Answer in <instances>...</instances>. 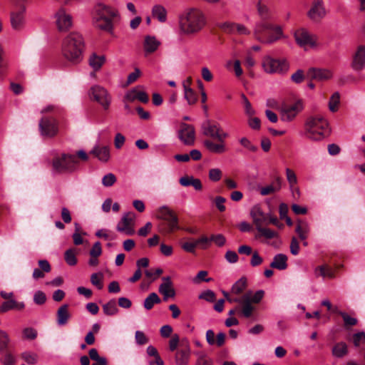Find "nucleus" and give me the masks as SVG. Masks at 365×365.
<instances>
[{"label":"nucleus","instance_id":"obj_1","mask_svg":"<svg viewBox=\"0 0 365 365\" xmlns=\"http://www.w3.org/2000/svg\"><path fill=\"white\" fill-rule=\"evenodd\" d=\"M200 132L207 138L202 143L209 152L222 154L227 151L225 140L228 138V133L224 131L218 122L211 119L205 120L200 125Z\"/></svg>","mask_w":365,"mask_h":365},{"label":"nucleus","instance_id":"obj_2","mask_svg":"<svg viewBox=\"0 0 365 365\" xmlns=\"http://www.w3.org/2000/svg\"><path fill=\"white\" fill-rule=\"evenodd\" d=\"M206 24L204 13L196 8L185 11L179 17V27L185 35H192L200 31Z\"/></svg>","mask_w":365,"mask_h":365},{"label":"nucleus","instance_id":"obj_3","mask_svg":"<svg viewBox=\"0 0 365 365\" xmlns=\"http://www.w3.org/2000/svg\"><path fill=\"white\" fill-rule=\"evenodd\" d=\"M85 44L81 34L73 32L68 34L62 43V53L64 58L73 64L83 59Z\"/></svg>","mask_w":365,"mask_h":365},{"label":"nucleus","instance_id":"obj_4","mask_svg":"<svg viewBox=\"0 0 365 365\" xmlns=\"http://www.w3.org/2000/svg\"><path fill=\"white\" fill-rule=\"evenodd\" d=\"M117 17L118 11L115 9L99 3L93 9V24L96 29L111 34Z\"/></svg>","mask_w":365,"mask_h":365},{"label":"nucleus","instance_id":"obj_5","mask_svg":"<svg viewBox=\"0 0 365 365\" xmlns=\"http://www.w3.org/2000/svg\"><path fill=\"white\" fill-rule=\"evenodd\" d=\"M329 133V125L322 116H312L307 118L304 125V135L312 140H321Z\"/></svg>","mask_w":365,"mask_h":365},{"label":"nucleus","instance_id":"obj_6","mask_svg":"<svg viewBox=\"0 0 365 365\" xmlns=\"http://www.w3.org/2000/svg\"><path fill=\"white\" fill-rule=\"evenodd\" d=\"M78 163L76 155L63 153L53 159L52 168L53 172L58 174L72 173L76 169Z\"/></svg>","mask_w":365,"mask_h":365},{"label":"nucleus","instance_id":"obj_7","mask_svg":"<svg viewBox=\"0 0 365 365\" xmlns=\"http://www.w3.org/2000/svg\"><path fill=\"white\" fill-rule=\"evenodd\" d=\"M262 65L264 71L268 73H285L289 68L286 59H275L269 56L263 58Z\"/></svg>","mask_w":365,"mask_h":365},{"label":"nucleus","instance_id":"obj_8","mask_svg":"<svg viewBox=\"0 0 365 365\" xmlns=\"http://www.w3.org/2000/svg\"><path fill=\"white\" fill-rule=\"evenodd\" d=\"M158 217L166 222L165 227L162 229L163 232L170 234L173 232L175 230L180 229L177 215L168 207L163 206L160 208L158 211Z\"/></svg>","mask_w":365,"mask_h":365},{"label":"nucleus","instance_id":"obj_9","mask_svg":"<svg viewBox=\"0 0 365 365\" xmlns=\"http://www.w3.org/2000/svg\"><path fill=\"white\" fill-rule=\"evenodd\" d=\"M26 5L23 3H14L10 14L11 27L15 30L23 28L25 22Z\"/></svg>","mask_w":365,"mask_h":365},{"label":"nucleus","instance_id":"obj_10","mask_svg":"<svg viewBox=\"0 0 365 365\" xmlns=\"http://www.w3.org/2000/svg\"><path fill=\"white\" fill-rule=\"evenodd\" d=\"M91 99L98 102L105 110L108 109L111 98L108 91L100 86H93L89 91Z\"/></svg>","mask_w":365,"mask_h":365},{"label":"nucleus","instance_id":"obj_11","mask_svg":"<svg viewBox=\"0 0 365 365\" xmlns=\"http://www.w3.org/2000/svg\"><path fill=\"white\" fill-rule=\"evenodd\" d=\"M39 129L43 136L52 138L58 133V123L53 117H43L39 122Z\"/></svg>","mask_w":365,"mask_h":365},{"label":"nucleus","instance_id":"obj_12","mask_svg":"<svg viewBox=\"0 0 365 365\" xmlns=\"http://www.w3.org/2000/svg\"><path fill=\"white\" fill-rule=\"evenodd\" d=\"M294 38L297 43L305 49L316 46L317 37L314 35L310 34L304 29L297 30L294 33Z\"/></svg>","mask_w":365,"mask_h":365},{"label":"nucleus","instance_id":"obj_13","mask_svg":"<svg viewBox=\"0 0 365 365\" xmlns=\"http://www.w3.org/2000/svg\"><path fill=\"white\" fill-rule=\"evenodd\" d=\"M134 219L135 214L131 212L125 213L120 221L116 226V230L120 232H123L125 235L131 236L134 235Z\"/></svg>","mask_w":365,"mask_h":365},{"label":"nucleus","instance_id":"obj_14","mask_svg":"<svg viewBox=\"0 0 365 365\" xmlns=\"http://www.w3.org/2000/svg\"><path fill=\"white\" fill-rule=\"evenodd\" d=\"M327 14L323 0H313L307 16L314 21H319Z\"/></svg>","mask_w":365,"mask_h":365},{"label":"nucleus","instance_id":"obj_15","mask_svg":"<svg viewBox=\"0 0 365 365\" xmlns=\"http://www.w3.org/2000/svg\"><path fill=\"white\" fill-rule=\"evenodd\" d=\"M56 23L60 31H66L72 26V17L65 9H59L55 14Z\"/></svg>","mask_w":365,"mask_h":365},{"label":"nucleus","instance_id":"obj_16","mask_svg":"<svg viewBox=\"0 0 365 365\" xmlns=\"http://www.w3.org/2000/svg\"><path fill=\"white\" fill-rule=\"evenodd\" d=\"M181 346L182 347L175 353V364L176 365H188L191 354L188 341L182 339L181 341Z\"/></svg>","mask_w":365,"mask_h":365},{"label":"nucleus","instance_id":"obj_17","mask_svg":"<svg viewBox=\"0 0 365 365\" xmlns=\"http://www.w3.org/2000/svg\"><path fill=\"white\" fill-rule=\"evenodd\" d=\"M179 138L186 145H192L195 140V130L192 125L182 123L179 131Z\"/></svg>","mask_w":365,"mask_h":365},{"label":"nucleus","instance_id":"obj_18","mask_svg":"<svg viewBox=\"0 0 365 365\" xmlns=\"http://www.w3.org/2000/svg\"><path fill=\"white\" fill-rule=\"evenodd\" d=\"M250 216L256 229L268 225V214L264 213L259 205H255L252 207Z\"/></svg>","mask_w":365,"mask_h":365},{"label":"nucleus","instance_id":"obj_19","mask_svg":"<svg viewBox=\"0 0 365 365\" xmlns=\"http://www.w3.org/2000/svg\"><path fill=\"white\" fill-rule=\"evenodd\" d=\"M222 294L230 303H237L240 305H242L241 309V315L245 318H250V310L251 307H250L249 304L247 303V296H242L241 297H232V296H230L229 293L222 291Z\"/></svg>","mask_w":365,"mask_h":365},{"label":"nucleus","instance_id":"obj_20","mask_svg":"<svg viewBox=\"0 0 365 365\" xmlns=\"http://www.w3.org/2000/svg\"><path fill=\"white\" fill-rule=\"evenodd\" d=\"M272 29V24L264 21L257 23L254 30V35L257 40L261 43H265L267 38V34H269L270 29Z\"/></svg>","mask_w":365,"mask_h":365},{"label":"nucleus","instance_id":"obj_21","mask_svg":"<svg viewBox=\"0 0 365 365\" xmlns=\"http://www.w3.org/2000/svg\"><path fill=\"white\" fill-rule=\"evenodd\" d=\"M351 68L356 71H361L365 68V46H358L353 56Z\"/></svg>","mask_w":365,"mask_h":365},{"label":"nucleus","instance_id":"obj_22","mask_svg":"<svg viewBox=\"0 0 365 365\" xmlns=\"http://www.w3.org/2000/svg\"><path fill=\"white\" fill-rule=\"evenodd\" d=\"M163 280V282L160 285L158 291L163 295V300L166 301L168 298L175 297V291L170 277H164Z\"/></svg>","mask_w":365,"mask_h":365},{"label":"nucleus","instance_id":"obj_23","mask_svg":"<svg viewBox=\"0 0 365 365\" xmlns=\"http://www.w3.org/2000/svg\"><path fill=\"white\" fill-rule=\"evenodd\" d=\"M308 76L311 79L317 81H326L331 78L333 73L329 69H321L312 68L308 71Z\"/></svg>","mask_w":365,"mask_h":365},{"label":"nucleus","instance_id":"obj_24","mask_svg":"<svg viewBox=\"0 0 365 365\" xmlns=\"http://www.w3.org/2000/svg\"><path fill=\"white\" fill-rule=\"evenodd\" d=\"M161 44L155 36H146L144 40V50L146 53H154Z\"/></svg>","mask_w":365,"mask_h":365},{"label":"nucleus","instance_id":"obj_25","mask_svg":"<svg viewBox=\"0 0 365 365\" xmlns=\"http://www.w3.org/2000/svg\"><path fill=\"white\" fill-rule=\"evenodd\" d=\"M90 153L102 162H107L110 158V151L107 146L96 145Z\"/></svg>","mask_w":365,"mask_h":365},{"label":"nucleus","instance_id":"obj_26","mask_svg":"<svg viewBox=\"0 0 365 365\" xmlns=\"http://www.w3.org/2000/svg\"><path fill=\"white\" fill-rule=\"evenodd\" d=\"M25 307L24 302H18L14 299H9L5 301L0 306V314L6 312L11 309H16L18 311L23 310Z\"/></svg>","mask_w":365,"mask_h":365},{"label":"nucleus","instance_id":"obj_27","mask_svg":"<svg viewBox=\"0 0 365 365\" xmlns=\"http://www.w3.org/2000/svg\"><path fill=\"white\" fill-rule=\"evenodd\" d=\"M264 295V292L263 290H258L253 295L252 294V292H247L243 294V296L247 297V303L251 307L250 317L252 316V312L255 310V307L252 304V303L258 304L262 299Z\"/></svg>","mask_w":365,"mask_h":365},{"label":"nucleus","instance_id":"obj_28","mask_svg":"<svg viewBox=\"0 0 365 365\" xmlns=\"http://www.w3.org/2000/svg\"><path fill=\"white\" fill-rule=\"evenodd\" d=\"M270 267L279 270H284L287 267V257L284 254L276 255L272 262L270 264Z\"/></svg>","mask_w":365,"mask_h":365},{"label":"nucleus","instance_id":"obj_29","mask_svg":"<svg viewBox=\"0 0 365 365\" xmlns=\"http://www.w3.org/2000/svg\"><path fill=\"white\" fill-rule=\"evenodd\" d=\"M71 314L68 312V305L65 304L61 305L57 311V323L58 325H65L67 324Z\"/></svg>","mask_w":365,"mask_h":365},{"label":"nucleus","instance_id":"obj_30","mask_svg":"<svg viewBox=\"0 0 365 365\" xmlns=\"http://www.w3.org/2000/svg\"><path fill=\"white\" fill-rule=\"evenodd\" d=\"M295 231L302 240H305L309 232V224L304 220H298Z\"/></svg>","mask_w":365,"mask_h":365},{"label":"nucleus","instance_id":"obj_31","mask_svg":"<svg viewBox=\"0 0 365 365\" xmlns=\"http://www.w3.org/2000/svg\"><path fill=\"white\" fill-rule=\"evenodd\" d=\"M282 36V30L279 26H274L272 25V29H270V32L267 36V38L265 41V43H272Z\"/></svg>","mask_w":365,"mask_h":365},{"label":"nucleus","instance_id":"obj_32","mask_svg":"<svg viewBox=\"0 0 365 365\" xmlns=\"http://www.w3.org/2000/svg\"><path fill=\"white\" fill-rule=\"evenodd\" d=\"M332 355L336 358H342L348 354V347L345 342L336 343L332 348Z\"/></svg>","mask_w":365,"mask_h":365},{"label":"nucleus","instance_id":"obj_33","mask_svg":"<svg viewBox=\"0 0 365 365\" xmlns=\"http://www.w3.org/2000/svg\"><path fill=\"white\" fill-rule=\"evenodd\" d=\"M152 15L160 22H165L167 20V11L164 6L161 5H155L152 9Z\"/></svg>","mask_w":365,"mask_h":365},{"label":"nucleus","instance_id":"obj_34","mask_svg":"<svg viewBox=\"0 0 365 365\" xmlns=\"http://www.w3.org/2000/svg\"><path fill=\"white\" fill-rule=\"evenodd\" d=\"M161 302L160 298L155 292L150 293L144 300L143 307L147 310L153 309L155 304H158Z\"/></svg>","mask_w":365,"mask_h":365},{"label":"nucleus","instance_id":"obj_35","mask_svg":"<svg viewBox=\"0 0 365 365\" xmlns=\"http://www.w3.org/2000/svg\"><path fill=\"white\" fill-rule=\"evenodd\" d=\"M197 359L195 365H213V360L204 351H196Z\"/></svg>","mask_w":365,"mask_h":365},{"label":"nucleus","instance_id":"obj_36","mask_svg":"<svg viewBox=\"0 0 365 365\" xmlns=\"http://www.w3.org/2000/svg\"><path fill=\"white\" fill-rule=\"evenodd\" d=\"M256 230L259 232L257 235H255L256 238L263 237L267 240H271L278 236L277 232L272 230L269 228L264 227L263 226H261L259 227V228H257Z\"/></svg>","mask_w":365,"mask_h":365},{"label":"nucleus","instance_id":"obj_37","mask_svg":"<svg viewBox=\"0 0 365 365\" xmlns=\"http://www.w3.org/2000/svg\"><path fill=\"white\" fill-rule=\"evenodd\" d=\"M105 62L103 56H97L93 53L89 58V65L95 71L99 70Z\"/></svg>","mask_w":365,"mask_h":365},{"label":"nucleus","instance_id":"obj_38","mask_svg":"<svg viewBox=\"0 0 365 365\" xmlns=\"http://www.w3.org/2000/svg\"><path fill=\"white\" fill-rule=\"evenodd\" d=\"M103 311L106 315L113 316L118 312V309L115 299H110L103 305Z\"/></svg>","mask_w":365,"mask_h":365},{"label":"nucleus","instance_id":"obj_39","mask_svg":"<svg viewBox=\"0 0 365 365\" xmlns=\"http://www.w3.org/2000/svg\"><path fill=\"white\" fill-rule=\"evenodd\" d=\"M316 275H320L323 277L334 278V270L327 265H322L316 267L315 269Z\"/></svg>","mask_w":365,"mask_h":365},{"label":"nucleus","instance_id":"obj_40","mask_svg":"<svg viewBox=\"0 0 365 365\" xmlns=\"http://www.w3.org/2000/svg\"><path fill=\"white\" fill-rule=\"evenodd\" d=\"M247 287V279L241 277L232 287L231 292L235 294H241Z\"/></svg>","mask_w":365,"mask_h":365},{"label":"nucleus","instance_id":"obj_41","mask_svg":"<svg viewBox=\"0 0 365 365\" xmlns=\"http://www.w3.org/2000/svg\"><path fill=\"white\" fill-rule=\"evenodd\" d=\"M76 253L74 249H68L65 252L64 259L66 263L70 266H74L77 264Z\"/></svg>","mask_w":365,"mask_h":365},{"label":"nucleus","instance_id":"obj_42","mask_svg":"<svg viewBox=\"0 0 365 365\" xmlns=\"http://www.w3.org/2000/svg\"><path fill=\"white\" fill-rule=\"evenodd\" d=\"M281 187L280 179H277V186H274L272 185H269L265 187H263L260 189V194L262 195H267L272 193H274L275 191H277Z\"/></svg>","mask_w":365,"mask_h":365},{"label":"nucleus","instance_id":"obj_43","mask_svg":"<svg viewBox=\"0 0 365 365\" xmlns=\"http://www.w3.org/2000/svg\"><path fill=\"white\" fill-rule=\"evenodd\" d=\"M184 90H185V98L187 101L190 105L195 104L197 101V96L194 91L186 86L185 83L183 84Z\"/></svg>","mask_w":365,"mask_h":365},{"label":"nucleus","instance_id":"obj_44","mask_svg":"<svg viewBox=\"0 0 365 365\" xmlns=\"http://www.w3.org/2000/svg\"><path fill=\"white\" fill-rule=\"evenodd\" d=\"M103 274L101 272L93 273L91 276V282L93 285L96 286L98 289H102L103 287Z\"/></svg>","mask_w":365,"mask_h":365},{"label":"nucleus","instance_id":"obj_45","mask_svg":"<svg viewBox=\"0 0 365 365\" xmlns=\"http://www.w3.org/2000/svg\"><path fill=\"white\" fill-rule=\"evenodd\" d=\"M340 101L339 93L335 92L330 98L329 108L331 112H336L338 110V106Z\"/></svg>","mask_w":365,"mask_h":365},{"label":"nucleus","instance_id":"obj_46","mask_svg":"<svg viewBox=\"0 0 365 365\" xmlns=\"http://www.w3.org/2000/svg\"><path fill=\"white\" fill-rule=\"evenodd\" d=\"M339 314L342 317L345 327L355 326L358 322L357 319L349 316L344 312H339Z\"/></svg>","mask_w":365,"mask_h":365},{"label":"nucleus","instance_id":"obj_47","mask_svg":"<svg viewBox=\"0 0 365 365\" xmlns=\"http://www.w3.org/2000/svg\"><path fill=\"white\" fill-rule=\"evenodd\" d=\"M21 358L29 364H35L38 361V355L30 351H25L21 354Z\"/></svg>","mask_w":365,"mask_h":365},{"label":"nucleus","instance_id":"obj_48","mask_svg":"<svg viewBox=\"0 0 365 365\" xmlns=\"http://www.w3.org/2000/svg\"><path fill=\"white\" fill-rule=\"evenodd\" d=\"M198 298L208 302H214L216 300V294L212 290L207 289L201 292Z\"/></svg>","mask_w":365,"mask_h":365},{"label":"nucleus","instance_id":"obj_49","mask_svg":"<svg viewBox=\"0 0 365 365\" xmlns=\"http://www.w3.org/2000/svg\"><path fill=\"white\" fill-rule=\"evenodd\" d=\"M257 10L259 16H261L263 21H265L270 18V14L268 8L267 7V6L261 4L260 1H259L258 3Z\"/></svg>","mask_w":365,"mask_h":365},{"label":"nucleus","instance_id":"obj_50","mask_svg":"<svg viewBox=\"0 0 365 365\" xmlns=\"http://www.w3.org/2000/svg\"><path fill=\"white\" fill-rule=\"evenodd\" d=\"M23 336L25 339L34 340L37 337V331L32 327L23 329Z\"/></svg>","mask_w":365,"mask_h":365},{"label":"nucleus","instance_id":"obj_51","mask_svg":"<svg viewBox=\"0 0 365 365\" xmlns=\"http://www.w3.org/2000/svg\"><path fill=\"white\" fill-rule=\"evenodd\" d=\"M241 97L243 101L245 113L249 116H252L255 114V110L252 108L250 102L245 94L242 93Z\"/></svg>","mask_w":365,"mask_h":365},{"label":"nucleus","instance_id":"obj_52","mask_svg":"<svg viewBox=\"0 0 365 365\" xmlns=\"http://www.w3.org/2000/svg\"><path fill=\"white\" fill-rule=\"evenodd\" d=\"M286 175H287V180H288V182L289 183V185H290V188L292 190H293L294 189V186L297 182V176H296L293 170H292L291 169H289V168H287L286 169Z\"/></svg>","mask_w":365,"mask_h":365},{"label":"nucleus","instance_id":"obj_53","mask_svg":"<svg viewBox=\"0 0 365 365\" xmlns=\"http://www.w3.org/2000/svg\"><path fill=\"white\" fill-rule=\"evenodd\" d=\"M207 274H208L207 272L205 270L200 271L197 274V275L195 277V278L193 279V282L195 284H198L202 281L206 282H211L212 280V278H206L205 277L207 275Z\"/></svg>","mask_w":365,"mask_h":365},{"label":"nucleus","instance_id":"obj_54","mask_svg":"<svg viewBox=\"0 0 365 365\" xmlns=\"http://www.w3.org/2000/svg\"><path fill=\"white\" fill-rule=\"evenodd\" d=\"M210 241L214 242L218 247H222L226 242V238L222 234L212 235L210 236Z\"/></svg>","mask_w":365,"mask_h":365},{"label":"nucleus","instance_id":"obj_55","mask_svg":"<svg viewBox=\"0 0 365 365\" xmlns=\"http://www.w3.org/2000/svg\"><path fill=\"white\" fill-rule=\"evenodd\" d=\"M221 177L222 171L219 168H212L209 170V178L211 181L217 182Z\"/></svg>","mask_w":365,"mask_h":365},{"label":"nucleus","instance_id":"obj_56","mask_svg":"<svg viewBox=\"0 0 365 365\" xmlns=\"http://www.w3.org/2000/svg\"><path fill=\"white\" fill-rule=\"evenodd\" d=\"M116 181V178L113 173L106 175L102 179V183L106 187L112 186Z\"/></svg>","mask_w":365,"mask_h":365},{"label":"nucleus","instance_id":"obj_57","mask_svg":"<svg viewBox=\"0 0 365 365\" xmlns=\"http://www.w3.org/2000/svg\"><path fill=\"white\" fill-rule=\"evenodd\" d=\"M136 343L139 345H144L148 342V339L141 331H136L135 334Z\"/></svg>","mask_w":365,"mask_h":365},{"label":"nucleus","instance_id":"obj_58","mask_svg":"<svg viewBox=\"0 0 365 365\" xmlns=\"http://www.w3.org/2000/svg\"><path fill=\"white\" fill-rule=\"evenodd\" d=\"M263 262L262 257L259 255L257 251H255L252 254L250 264L252 267H257L260 265Z\"/></svg>","mask_w":365,"mask_h":365},{"label":"nucleus","instance_id":"obj_59","mask_svg":"<svg viewBox=\"0 0 365 365\" xmlns=\"http://www.w3.org/2000/svg\"><path fill=\"white\" fill-rule=\"evenodd\" d=\"M364 342H365V332L360 331L353 335V343L355 346H359Z\"/></svg>","mask_w":365,"mask_h":365},{"label":"nucleus","instance_id":"obj_60","mask_svg":"<svg viewBox=\"0 0 365 365\" xmlns=\"http://www.w3.org/2000/svg\"><path fill=\"white\" fill-rule=\"evenodd\" d=\"M102 253L101 244L100 242H96L93 245L90 250L91 257H99Z\"/></svg>","mask_w":365,"mask_h":365},{"label":"nucleus","instance_id":"obj_61","mask_svg":"<svg viewBox=\"0 0 365 365\" xmlns=\"http://www.w3.org/2000/svg\"><path fill=\"white\" fill-rule=\"evenodd\" d=\"M46 294L41 292L38 291L34 294V301L36 304L41 305L46 302Z\"/></svg>","mask_w":365,"mask_h":365},{"label":"nucleus","instance_id":"obj_62","mask_svg":"<svg viewBox=\"0 0 365 365\" xmlns=\"http://www.w3.org/2000/svg\"><path fill=\"white\" fill-rule=\"evenodd\" d=\"M240 143L243 147L246 148L247 149L252 152H255L257 150V147L252 145L250 140L245 137L242 138L240 140Z\"/></svg>","mask_w":365,"mask_h":365},{"label":"nucleus","instance_id":"obj_63","mask_svg":"<svg viewBox=\"0 0 365 365\" xmlns=\"http://www.w3.org/2000/svg\"><path fill=\"white\" fill-rule=\"evenodd\" d=\"M291 79L296 83H302L304 79V71L301 69L297 70L292 75Z\"/></svg>","mask_w":365,"mask_h":365},{"label":"nucleus","instance_id":"obj_64","mask_svg":"<svg viewBox=\"0 0 365 365\" xmlns=\"http://www.w3.org/2000/svg\"><path fill=\"white\" fill-rule=\"evenodd\" d=\"M225 257L230 263H236L239 259L237 254L232 250L227 251Z\"/></svg>","mask_w":365,"mask_h":365}]
</instances>
